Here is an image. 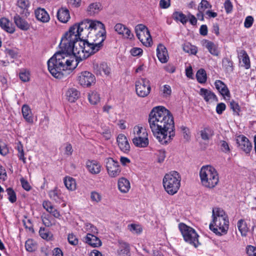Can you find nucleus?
<instances>
[{"label": "nucleus", "mask_w": 256, "mask_h": 256, "mask_svg": "<svg viewBox=\"0 0 256 256\" xmlns=\"http://www.w3.org/2000/svg\"><path fill=\"white\" fill-rule=\"evenodd\" d=\"M104 24L98 20H85L71 26L62 36L60 51L48 61V69L56 78H62L78 63L97 52L106 38Z\"/></svg>", "instance_id": "1"}, {"label": "nucleus", "mask_w": 256, "mask_h": 256, "mask_svg": "<svg viewBox=\"0 0 256 256\" xmlns=\"http://www.w3.org/2000/svg\"><path fill=\"white\" fill-rule=\"evenodd\" d=\"M148 122L154 136L162 144H167L175 136L172 114L162 106L152 108L149 114Z\"/></svg>", "instance_id": "2"}, {"label": "nucleus", "mask_w": 256, "mask_h": 256, "mask_svg": "<svg viewBox=\"0 0 256 256\" xmlns=\"http://www.w3.org/2000/svg\"><path fill=\"white\" fill-rule=\"evenodd\" d=\"M212 220L210 224V229L218 236L227 233L229 220L227 214L221 208H214L212 212Z\"/></svg>", "instance_id": "3"}, {"label": "nucleus", "mask_w": 256, "mask_h": 256, "mask_svg": "<svg viewBox=\"0 0 256 256\" xmlns=\"http://www.w3.org/2000/svg\"><path fill=\"white\" fill-rule=\"evenodd\" d=\"M202 184L207 188H214L219 182L218 174L214 168L206 165L202 166L200 172Z\"/></svg>", "instance_id": "4"}, {"label": "nucleus", "mask_w": 256, "mask_h": 256, "mask_svg": "<svg viewBox=\"0 0 256 256\" xmlns=\"http://www.w3.org/2000/svg\"><path fill=\"white\" fill-rule=\"evenodd\" d=\"M180 180L179 174L176 171L166 174L163 178V185L166 191L170 195L176 194L180 188Z\"/></svg>", "instance_id": "5"}, {"label": "nucleus", "mask_w": 256, "mask_h": 256, "mask_svg": "<svg viewBox=\"0 0 256 256\" xmlns=\"http://www.w3.org/2000/svg\"><path fill=\"white\" fill-rule=\"evenodd\" d=\"M133 134L132 142L136 146L146 148L148 145V134L145 128L136 126L134 128Z\"/></svg>", "instance_id": "6"}, {"label": "nucleus", "mask_w": 256, "mask_h": 256, "mask_svg": "<svg viewBox=\"0 0 256 256\" xmlns=\"http://www.w3.org/2000/svg\"><path fill=\"white\" fill-rule=\"evenodd\" d=\"M178 228L183 236L184 240L188 243L196 248L199 244L198 235L192 228L184 223L178 224Z\"/></svg>", "instance_id": "7"}, {"label": "nucleus", "mask_w": 256, "mask_h": 256, "mask_svg": "<svg viewBox=\"0 0 256 256\" xmlns=\"http://www.w3.org/2000/svg\"><path fill=\"white\" fill-rule=\"evenodd\" d=\"M136 36L146 46H150L152 39L148 28L144 24H138L135 28Z\"/></svg>", "instance_id": "8"}, {"label": "nucleus", "mask_w": 256, "mask_h": 256, "mask_svg": "<svg viewBox=\"0 0 256 256\" xmlns=\"http://www.w3.org/2000/svg\"><path fill=\"white\" fill-rule=\"evenodd\" d=\"M136 91L138 96L144 98L148 95L151 90L150 81L146 78H140L135 84Z\"/></svg>", "instance_id": "9"}, {"label": "nucleus", "mask_w": 256, "mask_h": 256, "mask_svg": "<svg viewBox=\"0 0 256 256\" xmlns=\"http://www.w3.org/2000/svg\"><path fill=\"white\" fill-rule=\"evenodd\" d=\"M78 83L83 87H90L96 83L95 76L91 72L84 71L79 73L76 77Z\"/></svg>", "instance_id": "10"}, {"label": "nucleus", "mask_w": 256, "mask_h": 256, "mask_svg": "<svg viewBox=\"0 0 256 256\" xmlns=\"http://www.w3.org/2000/svg\"><path fill=\"white\" fill-rule=\"evenodd\" d=\"M106 167L108 174L110 177L114 178L120 175V170L118 162L109 158L106 159Z\"/></svg>", "instance_id": "11"}, {"label": "nucleus", "mask_w": 256, "mask_h": 256, "mask_svg": "<svg viewBox=\"0 0 256 256\" xmlns=\"http://www.w3.org/2000/svg\"><path fill=\"white\" fill-rule=\"evenodd\" d=\"M236 141L240 148L246 154H249L250 152L252 145L247 138L240 135L238 136Z\"/></svg>", "instance_id": "12"}, {"label": "nucleus", "mask_w": 256, "mask_h": 256, "mask_svg": "<svg viewBox=\"0 0 256 256\" xmlns=\"http://www.w3.org/2000/svg\"><path fill=\"white\" fill-rule=\"evenodd\" d=\"M116 142L120 150L125 153H128L130 150V145L128 138L124 134L118 135Z\"/></svg>", "instance_id": "13"}, {"label": "nucleus", "mask_w": 256, "mask_h": 256, "mask_svg": "<svg viewBox=\"0 0 256 256\" xmlns=\"http://www.w3.org/2000/svg\"><path fill=\"white\" fill-rule=\"evenodd\" d=\"M198 94L207 102H211L213 101H218L216 94L209 90L204 88H201Z\"/></svg>", "instance_id": "14"}, {"label": "nucleus", "mask_w": 256, "mask_h": 256, "mask_svg": "<svg viewBox=\"0 0 256 256\" xmlns=\"http://www.w3.org/2000/svg\"><path fill=\"white\" fill-rule=\"evenodd\" d=\"M157 56L159 60L162 63L168 62V56L166 48L162 44H160L156 48Z\"/></svg>", "instance_id": "15"}, {"label": "nucleus", "mask_w": 256, "mask_h": 256, "mask_svg": "<svg viewBox=\"0 0 256 256\" xmlns=\"http://www.w3.org/2000/svg\"><path fill=\"white\" fill-rule=\"evenodd\" d=\"M115 30L120 34L126 38L132 39L134 37L130 30L121 24H117L114 26Z\"/></svg>", "instance_id": "16"}, {"label": "nucleus", "mask_w": 256, "mask_h": 256, "mask_svg": "<svg viewBox=\"0 0 256 256\" xmlns=\"http://www.w3.org/2000/svg\"><path fill=\"white\" fill-rule=\"evenodd\" d=\"M119 248L117 251L118 256H130V244L122 240H118Z\"/></svg>", "instance_id": "17"}, {"label": "nucleus", "mask_w": 256, "mask_h": 256, "mask_svg": "<svg viewBox=\"0 0 256 256\" xmlns=\"http://www.w3.org/2000/svg\"><path fill=\"white\" fill-rule=\"evenodd\" d=\"M14 22L16 26L22 30H28L30 28V24L24 20L16 14L14 18Z\"/></svg>", "instance_id": "18"}, {"label": "nucleus", "mask_w": 256, "mask_h": 256, "mask_svg": "<svg viewBox=\"0 0 256 256\" xmlns=\"http://www.w3.org/2000/svg\"><path fill=\"white\" fill-rule=\"evenodd\" d=\"M35 16L38 20L47 22L50 20V16L44 8H38L35 10Z\"/></svg>", "instance_id": "19"}, {"label": "nucleus", "mask_w": 256, "mask_h": 256, "mask_svg": "<svg viewBox=\"0 0 256 256\" xmlns=\"http://www.w3.org/2000/svg\"><path fill=\"white\" fill-rule=\"evenodd\" d=\"M94 70L96 74L108 75L110 72V69L106 64L102 63L100 65L96 64L94 66Z\"/></svg>", "instance_id": "20"}, {"label": "nucleus", "mask_w": 256, "mask_h": 256, "mask_svg": "<svg viewBox=\"0 0 256 256\" xmlns=\"http://www.w3.org/2000/svg\"><path fill=\"white\" fill-rule=\"evenodd\" d=\"M214 85L216 90L224 96H230V93L226 86L220 80H216L214 82Z\"/></svg>", "instance_id": "21"}, {"label": "nucleus", "mask_w": 256, "mask_h": 256, "mask_svg": "<svg viewBox=\"0 0 256 256\" xmlns=\"http://www.w3.org/2000/svg\"><path fill=\"white\" fill-rule=\"evenodd\" d=\"M86 167L88 171L92 174H98L100 172L101 166L96 160H88L86 162Z\"/></svg>", "instance_id": "22"}, {"label": "nucleus", "mask_w": 256, "mask_h": 256, "mask_svg": "<svg viewBox=\"0 0 256 256\" xmlns=\"http://www.w3.org/2000/svg\"><path fill=\"white\" fill-rule=\"evenodd\" d=\"M86 242L92 247H98L102 245L100 240L94 234H88L86 237Z\"/></svg>", "instance_id": "23"}, {"label": "nucleus", "mask_w": 256, "mask_h": 256, "mask_svg": "<svg viewBox=\"0 0 256 256\" xmlns=\"http://www.w3.org/2000/svg\"><path fill=\"white\" fill-rule=\"evenodd\" d=\"M118 190L122 193L128 192L130 188L129 181L124 178H121L118 180Z\"/></svg>", "instance_id": "24"}, {"label": "nucleus", "mask_w": 256, "mask_h": 256, "mask_svg": "<svg viewBox=\"0 0 256 256\" xmlns=\"http://www.w3.org/2000/svg\"><path fill=\"white\" fill-rule=\"evenodd\" d=\"M57 17L58 20L62 22H67L70 18L68 10L63 8H60L57 12Z\"/></svg>", "instance_id": "25"}, {"label": "nucleus", "mask_w": 256, "mask_h": 256, "mask_svg": "<svg viewBox=\"0 0 256 256\" xmlns=\"http://www.w3.org/2000/svg\"><path fill=\"white\" fill-rule=\"evenodd\" d=\"M201 138L205 141L209 140L214 134V130L210 126H206L200 132Z\"/></svg>", "instance_id": "26"}, {"label": "nucleus", "mask_w": 256, "mask_h": 256, "mask_svg": "<svg viewBox=\"0 0 256 256\" xmlns=\"http://www.w3.org/2000/svg\"><path fill=\"white\" fill-rule=\"evenodd\" d=\"M0 26L3 30L9 33L12 34L14 31L12 23L6 18H2L0 19Z\"/></svg>", "instance_id": "27"}, {"label": "nucleus", "mask_w": 256, "mask_h": 256, "mask_svg": "<svg viewBox=\"0 0 256 256\" xmlns=\"http://www.w3.org/2000/svg\"><path fill=\"white\" fill-rule=\"evenodd\" d=\"M66 98L70 102H74L79 97V92L74 88H70L66 92Z\"/></svg>", "instance_id": "28"}, {"label": "nucleus", "mask_w": 256, "mask_h": 256, "mask_svg": "<svg viewBox=\"0 0 256 256\" xmlns=\"http://www.w3.org/2000/svg\"><path fill=\"white\" fill-rule=\"evenodd\" d=\"M102 9V5L98 2L92 3L89 5L87 9V12L90 16L98 14Z\"/></svg>", "instance_id": "29"}, {"label": "nucleus", "mask_w": 256, "mask_h": 256, "mask_svg": "<svg viewBox=\"0 0 256 256\" xmlns=\"http://www.w3.org/2000/svg\"><path fill=\"white\" fill-rule=\"evenodd\" d=\"M204 42L206 44V48L212 55L215 56H218L219 55L220 51L214 42L208 40H205Z\"/></svg>", "instance_id": "30"}, {"label": "nucleus", "mask_w": 256, "mask_h": 256, "mask_svg": "<svg viewBox=\"0 0 256 256\" xmlns=\"http://www.w3.org/2000/svg\"><path fill=\"white\" fill-rule=\"evenodd\" d=\"M22 114L24 118L29 123H32L33 119L32 116V112L30 107L24 104L22 107Z\"/></svg>", "instance_id": "31"}, {"label": "nucleus", "mask_w": 256, "mask_h": 256, "mask_svg": "<svg viewBox=\"0 0 256 256\" xmlns=\"http://www.w3.org/2000/svg\"><path fill=\"white\" fill-rule=\"evenodd\" d=\"M237 226L241 235L243 236H246L248 230V228L244 220L242 219L239 220L238 222Z\"/></svg>", "instance_id": "32"}, {"label": "nucleus", "mask_w": 256, "mask_h": 256, "mask_svg": "<svg viewBox=\"0 0 256 256\" xmlns=\"http://www.w3.org/2000/svg\"><path fill=\"white\" fill-rule=\"evenodd\" d=\"M222 66L227 72H232L233 70V62L228 58H224L222 59Z\"/></svg>", "instance_id": "33"}, {"label": "nucleus", "mask_w": 256, "mask_h": 256, "mask_svg": "<svg viewBox=\"0 0 256 256\" xmlns=\"http://www.w3.org/2000/svg\"><path fill=\"white\" fill-rule=\"evenodd\" d=\"M64 183L66 188L70 190H74L76 188L75 180L70 177H66L64 179Z\"/></svg>", "instance_id": "34"}, {"label": "nucleus", "mask_w": 256, "mask_h": 256, "mask_svg": "<svg viewBox=\"0 0 256 256\" xmlns=\"http://www.w3.org/2000/svg\"><path fill=\"white\" fill-rule=\"evenodd\" d=\"M182 49L186 52L192 54H196L198 51L197 48L189 42L184 43L182 46Z\"/></svg>", "instance_id": "35"}, {"label": "nucleus", "mask_w": 256, "mask_h": 256, "mask_svg": "<svg viewBox=\"0 0 256 256\" xmlns=\"http://www.w3.org/2000/svg\"><path fill=\"white\" fill-rule=\"evenodd\" d=\"M88 100L92 104H96L100 100V95L95 91L92 92L88 94Z\"/></svg>", "instance_id": "36"}, {"label": "nucleus", "mask_w": 256, "mask_h": 256, "mask_svg": "<svg viewBox=\"0 0 256 256\" xmlns=\"http://www.w3.org/2000/svg\"><path fill=\"white\" fill-rule=\"evenodd\" d=\"M196 77L200 83H204L206 80V74L204 70L202 68L200 69L196 72Z\"/></svg>", "instance_id": "37"}, {"label": "nucleus", "mask_w": 256, "mask_h": 256, "mask_svg": "<svg viewBox=\"0 0 256 256\" xmlns=\"http://www.w3.org/2000/svg\"><path fill=\"white\" fill-rule=\"evenodd\" d=\"M242 54L240 56V60H242L244 64L245 68L248 69L250 66L249 57L245 51H242Z\"/></svg>", "instance_id": "38"}, {"label": "nucleus", "mask_w": 256, "mask_h": 256, "mask_svg": "<svg viewBox=\"0 0 256 256\" xmlns=\"http://www.w3.org/2000/svg\"><path fill=\"white\" fill-rule=\"evenodd\" d=\"M25 247L27 251L32 252L36 249V246L34 241L28 239L26 242Z\"/></svg>", "instance_id": "39"}, {"label": "nucleus", "mask_w": 256, "mask_h": 256, "mask_svg": "<svg viewBox=\"0 0 256 256\" xmlns=\"http://www.w3.org/2000/svg\"><path fill=\"white\" fill-rule=\"evenodd\" d=\"M128 230L133 234H140L142 232V227L138 224H130L128 226Z\"/></svg>", "instance_id": "40"}, {"label": "nucleus", "mask_w": 256, "mask_h": 256, "mask_svg": "<svg viewBox=\"0 0 256 256\" xmlns=\"http://www.w3.org/2000/svg\"><path fill=\"white\" fill-rule=\"evenodd\" d=\"M90 197L91 201L95 203L100 202L102 199L101 194L96 191H92L90 192Z\"/></svg>", "instance_id": "41"}, {"label": "nucleus", "mask_w": 256, "mask_h": 256, "mask_svg": "<svg viewBox=\"0 0 256 256\" xmlns=\"http://www.w3.org/2000/svg\"><path fill=\"white\" fill-rule=\"evenodd\" d=\"M175 20L180 21L182 24H185L188 22L186 16L182 12H176L174 14Z\"/></svg>", "instance_id": "42"}, {"label": "nucleus", "mask_w": 256, "mask_h": 256, "mask_svg": "<svg viewBox=\"0 0 256 256\" xmlns=\"http://www.w3.org/2000/svg\"><path fill=\"white\" fill-rule=\"evenodd\" d=\"M7 194L8 196V199L12 202L14 203L16 200V194L13 189L11 188H9L6 190Z\"/></svg>", "instance_id": "43"}, {"label": "nucleus", "mask_w": 256, "mask_h": 256, "mask_svg": "<svg viewBox=\"0 0 256 256\" xmlns=\"http://www.w3.org/2000/svg\"><path fill=\"white\" fill-rule=\"evenodd\" d=\"M212 5L206 0H202L198 8V10L204 11L206 8H211Z\"/></svg>", "instance_id": "44"}, {"label": "nucleus", "mask_w": 256, "mask_h": 256, "mask_svg": "<svg viewBox=\"0 0 256 256\" xmlns=\"http://www.w3.org/2000/svg\"><path fill=\"white\" fill-rule=\"evenodd\" d=\"M160 90L162 92V94L164 97L169 96L172 92L170 86L167 84L162 86L160 88Z\"/></svg>", "instance_id": "45"}, {"label": "nucleus", "mask_w": 256, "mask_h": 256, "mask_svg": "<svg viewBox=\"0 0 256 256\" xmlns=\"http://www.w3.org/2000/svg\"><path fill=\"white\" fill-rule=\"evenodd\" d=\"M40 235L44 239H50L52 237V234L44 228H40L39 231Z\"/></svg>", "instance_id": "46"}, {"label": "nucleus", "mask_w": 256, "mask_h": 256, "mask_svg": "<svg viewBox=\"0 0 256 256\" xmlns=\"http://www.w3.org/2000/svg\"><path fill=\"white\" fill-rule=\"evenodd\" d=\"M30 75L28 71L24 70L20 73V78L22 82H26L30 80Z\"/></svg>", "instance_id": "47"}, {"label": "nucleus", "mask_w": 256, "mask_h": 256, "mask_svg": "<svg viewBox=\"0 0 256 256\" xmlns=\"http://www.w3.org/2000/svg\"><path fill=\"white\" fill-rule=\"evenodd\" d=\"M9 150L4 142L0 140V154L2 156H6L8 153Z\"/></svg>", "instance_id": "48"}, {"label": "nucleus", "mask_w": 256, "mask_h": 256, "mask_svg": "<svg viewBox=\"0 0 256 256\" xmlns=\"http://www.w3.org/2000/svg\"><path fill=\"white\" fill-rule=\"evenodd\" d=\"M49 196L52 200L55 202H58L59 201L60 197L56 189L50 190L49 192Z\"/></svg>", "instance_id": "49"}, {"label": "nucleus", "mask_w": 256, "mask_h": 256, "mask_svg": "<svg viewBox=\"0 0 256 256\" xmlns=\"http://www.w3.org/2000/svg\"><path fill=\"white\" fill-rule=\"evenodd\" d=\"M182 132L184 138L188 141L190 138V132L189 129L184 126H182L180 128Z\"/></svg>", "instance_id": "50"}, {"label": "nucleus", "mask_w": 256, "mask_h": 256, "mask_svg": "<svg viewBox=\"0 0 256 256\" xmlns=\"http://www.w3.org/2000/svg\"><path fill=\"white\" fill-rule=\"evenodd\" d=\"M157 155L158 162L162 163L166 158V151L164 150H160L158 152Z\"/></svg>", "instance_id": "51"}, {"label": "nucleus", "mask_w": 256, "mask_h": 256, "mask_svg": "<svg viewBox=\"0 0 256 256\" xmlns=\"http://www.w3.org/2000/svg\"><path fill=\"white\" fill-rule=\"evenodd\" d=\"M22 222L26 228L28 229L30 231L34 232L32 224L30 220L27 219L26 217H25V220H22Z\"/></svg>", "instance_id": "52"}, {"label": "nucleus", "mask_w": 256, "mask_h": 256, "mask_svg": "<svg viewBox=\"0 0 256 256\" xmlns=\"http://www.w3.org/2000/svg\"><path fill=\"white\" fill-rule=\"evenodd\" d=\"M69 243L72 245L76 246L78 244V240L76 236L73 234H69L68 237Z\"/></svg>", "instance_id": "53"}, {"label": "nucleus", "mask_w": 256, "mask_h": 256, "mask_svg": "<svg viewBox=\"0 0 256 256\" xmlns=\"http://www.w3.org/2000/svg\"><path fill=\"white\" fill-rule=\"evenodd\" d=\"M20 182L22 187L26 191H29L31 189V186L27 180H26L24 178H22L20 179Z\"/></svg>", "instance_id": "54"}, {"label": "nucleus", "mask_w": 256, "mask_h": 256, "mask_svg": "<svg viewBox=\"0 0 256 256\" xmlns=\"http://www.w3.org/2000/svg\"><path fill=\"white\" fill-rule=\"evenodd\" d=\"M224 6L226 13L230 12L233 8L232 4L230 0H226L224 4Z\"/></svg>", "instance_id": "55"}, {"label": "nucleus", "mask_w": 256, "mask_h": 256, "mask_svg": "<svg viewBox=\"0 0 256 256\" xmlns=\"http://www.w3.org/2000/svg\"><path fill=\"white\" fill-rule=\"evenodd\" d=\"M254 22V18L252 16H247L244 22V26L246 28L251 27Z\"/></svg>", "instance_id": "56"}, {"label": "nucleus", "mask_w": 256, "mask_h": 256, "mask_svg": "<svg viewBox=\"0 0 256 256\" xmlns=\"http://www.w3.org/2000/svg\"><path fill=\"white\" fill-rule=\"evenodd\" d=\"M230 108L233 110V111L236 114H238L240 111V108L238 104L234 101L232 100L230 103Z\"/></svg>", "instance_id": "57"}, {"label": "nucleus", "mask_w": 256, "mask_h": 256, "mask_svg": "<svg viewBox=\"0 0 256 256\" xmlns=\"http://www.w3.org/2000/svg\"><path fill=\"white\" fill-rule=\"evenodd\" d=\"M17 4L22 9H26L28 6V0H18Z\"/></svg>", "instance_id": "58"}, {"label": "nucleus", "mask_w": 256, "mask_h": 256, "mask_svg": "<svg viewBox=\"0 0 256 256\" xmlns=\"http://www.w3.org/2000/svg\"><path fill=\"white\" fill-rule=\"evenodd\" d=\"M226 108V104L224 103H220L218 104L216 107V112L218 114H222L225 110Z\"/></svg>", "instance_id": "59"}, {"label": "nucleus", "mask_w": 256, "mask_h": 256, "mask_svg": "<svg viewBox=\"0 0 256 256\" xmlns=\"http://www.w3.org/2000/svg\"><path fill=\"white\" fill-rule=\"evenodd\" d=\"M130 53L133 56H138L142 54V50L140 48H134L131 50Z\"/></svg>", "instance_id": "60"}, {"label": "nucleus", "mask_w": 256, "mask_h": 256, "mask_svg": "<svg viewBox=\"0 0 256 256\" xmlns=\"http://www.w3.org/2000/svg\"><path fill=\"white\" fill-rule=\"evenodd\" d=\"M220 144L221 149L223 152H226L230 150L228 144L226 141L221 140Z\"/></svg>", "instance_id": "61"}, {"label": "nucleus", "mask_w": 256, "mask_h": 256, "mask_svg": "<svg viewBox=\"0 0 256 256\" xmlns=\"http://www.w3.org/2000/svg\"><path fill=\"white\" fill-rule=\"evenodd\" d=\"M42 206L48 212L52 209V208L54 207L50 202L46 200L43 202Z\"/></svg>", "instance_id": "62"}, {"label": "nucleus", "mask_w": 256, "mask_h": 256, "mask_svg": "<svg viewBox=\"0 0 256 256\" xmlns=\"http://www.w3.org/2000/svg\"><path fill=\"white\" fill-rule=\"evenodd\" d=\"M160 6L161 8H166L170 6V0H160Z\"/></svg>", "instance_id": "63"}, {"label": "nucleus", "mask_w": 256, "mask_h": 256, "mask_svg": "<svg viewBox=\"0 0 256 256\" xmlns=\"http://www.w3.org/2000/svg\"><path fill=\"white\" fill-rule=\"evenodd\" d=\"M248 252L250 255L256 256V248L253 246H250L248 248Z\"/></svg>", "instance_id": "64"}]
</instances>
